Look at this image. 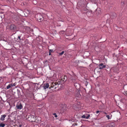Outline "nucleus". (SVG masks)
<instances>
[{
  "label": "nucleus",
  "mask_w": 127,
  "mask_h": 127,
  "mask_svg": "<svg viewBox=\"0 0 127 127\" xmlns=\"http://www.w3.org/2000/svg\"><path fill=\"white\" fill-rule=\"evenodd\" d=\"M35 17L37 20L38 21H41L43 19V16L40 13H38L36 15Z\"/></svg>",
  "instance_id": "nucleus-1"
},
{
  "label": "nucleus",
  "mask_w": 127,
  "mask_h": 127,
  "mask_svg": "<svg viewBox=\"0 0 127 127\" xmlns=\"http://www.w3.org/2000/svg\"><path fill=\"white\" fill-rule=\"evenodd\" d=\"M60 85H59L57 82H53L51 83V88H54L55 89H56V88L59 87Z\"/></svg>",
  "instance_id": "nucleus-2"
},
{
  "label": "nucleus",
  "mask_w": 127,
  "mask_h": 127,
  "mask_svg": "<svg viewBox=\"0 0 127 127\" xmlns=\"http://www.w3.org/2000/svg\"><path fill=\"white\" fill-rule=\"evenodd\" d=\"M65 106L64 105H61L60 106V109L61 112H63L65 110Z\"/></svg>",
  "instance_id": "nucleus-3"
},
{
  "label": "nucleus",
  "mask_w": 127,
  "mask_h": 127,
  "mask_svg": "<svg viewBox=\"0 0 127 127\" xmlns=\"http://www.w3.org/2000/svg\"><path fill=\"white\" fill-rule=\"evenodd\" d=\"M9 28L11 30L14 31L16 29V27L14 24H12L10 26Z\"/></svg>",
  "instance_id": "nucleus-4"
},
{
  "label": "nucleus",
  "mask_w": 127,
  "mask_h": 127,
  "mask_svg": "<svg viewBox=\"0 0 127 127\" xmlns=\"http://www.w3.org/2000/svg\"><path fill=\"white\" fill-rule=\"evenodd\" d=\"M98 66L99 67V68L100 69H102L103 68L105 67L106 65H103V64L101 63L100 64H99L98 65Z\"/></svg>",
  "instance_id": "nucleus-5"
},
{
  "label": "nucleus",
  "mask_w": 127,
  "mask_h": 127,
  "mask_svg": "<svg viewBox=\"0 0 127 127\" xmlns=\"http://www.w3.org/2000/svg\"><path fill=\"white\" fill-rule=\"evenodd\" d=\"M16 107L17 108L19 109H21L23 108V106L22 104L20 103L19 105H17L16 106Z\"/></svg>",
  "instance_id": "nucleus-6"
},
{
  "label": "nucleus",
  "mask_w": 127,
  "mask_h": 127,
  "mask_svg": "<svg viewBox=\"0 0 127 127\" xmlns=\"http://www.w3.org/2000/svg\"><path fill=\"white\" fill-rule=\"evenodd\" d=\"M49 86V84L48 83H46L43 86L44 89H46L48 88Z\"/></svg>",
  "instance_id": "nucleus-7"
},
{
  "label": "nucleus",
  "mask_w": 127,
  "mask_h": 127,
  "mask_svg": "<svg viewBox=\"0 0 127 127\" xmlns=\"http://www.w3.org/2000/svg\"><path fill=\"white\" fill-rule=\"evenodd\" d=\"M6 116L5 115H1V117L0 118V120L1 121H3L4 120V118Z\"/></svg>",
  "instance_id": "nucleus-8"
},
{
  "label": "nucleus",
  "mask_w": 127,
  "mask_h": 127,
  "mask_svg": "<svg viewBox=\"0 0 127 127\" xmlns=\"http://www.w3.org/2000/svg\"><path fill=\"white\" fill-rule=\"evenodd\" d=\"M25 12L27 14H31L32 13V12L29 10H26Z\"/></svg>",
  "instance_id": "nucleus-9"
},
{
  "label": "nucleus",
  "mask_w": 127,
  "mask_h": 127,
  "mask_svg": "<svg viewBox=\"0 0 127 127\" xmlns=\"http://www.w3.org/2000/svg\"><path fill=\"white\" fill-rule=\"evenodd\" d=\"M74 85L76 89H79V87H80L79 84L77 83H75Z\"/></svg>",
  "instance_id": "nucleus-10"
},
{
  "label": "nucleus",
  "mask_w": 127,
  "mask_h": 127,
  "mask_svg": "<svg viewBox=\"0 0 127 127\" xmlns=\"http://www.w3.org/2000/svg\"><path fill=\"white\" fill-rule=\"evenodd\" d=\"M85 115H86V119H88L89 117L90 116V115L89 114H85Z\"/></svg>",
  "instance_id": "nucleus-11"
},
{
  "label": "nucleus",
  "mask_w": 127,
  "mask_h": 127,
  "mask_svg": "<svg viewBox=\"0 0 127 127\" xmlns=\"http://www.w3.org/2000/svg\"><path fill=\"white\" fill-rule=\"evenodd\" d=\"M5 126V125L4 124L0 123V127H4Z\"/></svg>",
  "instance_id": "nucleus-12"
},
{
  "label": "nucleus",
  "mask_w": 127,
  "mask_h": 127,
  "mask_svg": "<svg viewBox=\"0 0 127 127\" xmlns=\"http://www.w3.org/2000/svg\"><path fill=\"white\" fill-rule=\"evenodd\" d=\"M86 115L85 114L83 115L81 117L83 118H86Z\"/></svg>",
  "instance_id": "nucleus-13"
},
{
  "label": "nucleus",
  "mask_w": 127,
  "mask_h": 127,
  "mask_svg": "<svg viewBox=\"0 0 127 127\" xmlns=\"http://www.w3.org/2000/svg\"><path fill=\"white\" fill-rule=\"evenodd\" d=\"M64 51H63L61 53H59V55H62L64 54Z\"/></svg>",
  "instance_id": "nucleus-14"
},
{
  "label": "nucleus",
  "mask_w": 127,
  "mask_h": 127,
  "mask_svg": "<svg viewBox=\"0 0 127 127\" xmlns=\"http://www.w3.org/2000/svg\"><path fill=\"white\" fill-rule=\"evenodd\" d=\"M10 86L9 84L8 86H7L6 88L7 89H8L9 88H10Z\"/></svg>",
  "instance_id": "nucleus-15"
},
{
  "label": "nucleus",
  "mask_w": 127,
  "mask_h": 127,
  "mask_svg": "<svg viewBox=\"0 0 127 127\" xmlns=\"http://www.w3.org/2000/svg\"><path fill=\"white\" fill-rule=\"evenodd\" d=\"M33 2L34 4H36L37 3V2L36 0L33 1Z\"/></svg>",
  "instance_id": "nucleus-16"
},
{
  "label": "nucleus",
  "mask_w": 127,
  "mask_h": 127,
  "mask_svg": "<svg viewBox=\"0 0 127 127\" xmlns=\"http://www.w3.org/2000/svg\"><path fill=\"white\" fill-rule=\"evenodd\" d=\"M106 117L108 119H110V116L109 115H106Z\"/></svg>",
  "instance_id": "nucleus-17"
},
{
  "label": "nucleus",
  "mask_w": 127,
  "mask_h": 127,
  "mask_svg": "<svg viewBox=\"0 0 127 127\" xmlns=\"http://www.w3.org/2000/svg\"><path fill=\"white\" fill-rule=\"evenodd\" d=\"M46 127H52L51 125H47L46 126Z\"/></svg>",
  "instance_id": "nucleus-18"
},
{
  "label": "nucleus",
  "mask_w": 127,
  "mask_h": 127,
  "mask_svg": "<svg viewBox=\"0 0 127 127\" xmlns=\"http://www.w3.org/2000/svg\"><path fill=\"white\" fill-rule=\"evenodd\" d=\"M53 115L55 116V117L56 118L57 117V116L55 113H54L53 114Z\"/></svg>",
  "instance_id": "nucleus-19"
},
{
  "label": "nucleus",
  "mask_w": 127,
  "mask_h": 127,
  "mask_svg": "<svg viewBox=\"0 0 127 127\" xmlns=\"http://www.w3.org/2000/svg\"><path fill=\"white\" fill-rule=\"evenodd\" d=\"M49 52H50L51 53L52 52H53V50H52V49L49 50Z\"/></svg>",
  "instance_id": "nucleus-20"
},
{
  "label": "nucleus",
  "mask_w": 127,
  "mask_h": 127,
  "mask_svg": "<svg viewBox=\"0 0 127 127\" xmlns=\"http://www.w3.org/2000/svg\"><path fill=\"white\" fill-rule=\"evenodd\" d=\"M9 85H10V87H12L13 86V85L12 84H9Z\"/></svg>",
  "instance_id": "nucleus-21"
},
{
  "label": "nucleus",
  "mask_w": 127,
  "mask_h": 127,
  "mask_svg": "<svg viewBox=\"0 0 127 127\" xmlns=\"http://www.w3.org/2000/svg\"><path fill=\"white\" fill-rule=\"evenodd\" d=\"M100 111H97L96 112V114H98V113H99V112Z\"/></svg>",
  "instance_id": "nucleus-22"
},
{
  "label": "nucleus",
  "mask_w": 127,
  "mask_h": 127,
  "mask_svg": "<svg viewBox=\"0 0 127 127\" xmlns=\"http://www.w3.org/2000/svg\"><path fill=\"white\" fill-rule=\"evenodd\" d=\"M18 38L20 40H21V39H20V36H18Z\"/></svg>",
  "instance_id": "nucleus-23"
},
{
  "label": "nucleus",
  "mask_w": 127,
  "mask_h": 127,
  "mask_svg": "<svg viewBox=\"0 0 127 127\" xmlns=\"http://www.w3.org/2000/svg\"><path fill=\"white\" fill-rule=\"evenodd\" d=\"M51 52H49V55H51Z\"/></svg>",
  "instance_id": "nucleus-24"
},
{
  "label": "nucleus",
  "mask_w": 127,
  "mask_h": 127,
  "mask_svg": "<svg viewBox=\"0 0 127 127\" xmlns=\"http://www.w3.org/2000/svg\"><path fill=\"white\" fill-rule=\"evenodd\" d=\"M13 86H15V83H14V84H13Z\"/></svg>",
  "instance_id": "nucleus-25"
},
{
  "label": "nucleus",
  "mask_w": 127,
  "mask_h": 127,
  "mask_svg": "<svg viewBox=\"0 0 127 127\" xmlns=\"http://www.w3.org/2000/svg\"><path fill=\"white\" fill-rule=\"evenodd\" d=\"M21 126H22V125H20L19 126V127H21Z\"/></svg>",
  "instance_id": "nucleus-26"
},
{
  "label": "nucleus",
  "mask_w": 127,
  "mask_h": 127,
  "mask_svg": "<svg viewBox=\"0 0 127 127\" xmlns=\"http://www.w3.org/2000/svg\"><path fill=\"white\" fill-rule=\"evenodd\" d=\"M32 117H33V118H34H34H35V117H34V116H32Z\"/></svg>",
  "instance_id": "nucleus-27"
},
{
  "label": "nucleus",
  "mask_w": 127,
  "mask_h": 127,
  "mask_svg": "<svg viewBox=\"0 0 127 127\" xmlns=\"http://www.w3.org/2000/svg\"><path fill=\"white\" fill-rule=\"evenodd\" d=\"M34 120H32V121H34H34H34Z\"/></svg>",
  "instance_id": "nucleus-28"
},
{
  "label": "nucleus",
  "mask_w": 127,
  "mask_h": 127,
  "mask_svg": "<svg viewBox=\"0 0 127 127\" xmlns=\"http://www.w3.org/2000/svg\"><path fill=\"white\" fill-rule=\"evenodd\" d=\"M38 118L39 119V120H40V118H39V117H38Z\"/></svg>",
  "instance_id": "nucleus-29"
},
{
  "label": "nucleus",
  "mask_w": 127,
  "mask_h": 127,
  "mask_svg": "<svg viewBox=\"0 0 127 127\" xmlns=\"http://www.w3.org/2000/svg\"><path fill=\"white\" fill-rule=\"evenodd\" d=\"M27 15H25V16H26Z\"/></svg>",
  "instance_id": "nucleus-30"
},
{
  "label": "nucleus",
  "mask_w": 127,
  "mask_h": 127,
  "mask_svg": "<svg viewBox=\"0 0 127 127\" xmlns=\"http://www.w3.org/2000/svg\"><path fill=\"white\" fill-rule=\"evenodd\" d=\"M27 15H25V16H26Z\"/></svg>",
  "instance_id": "nucleus-31"
}]
</instances>
